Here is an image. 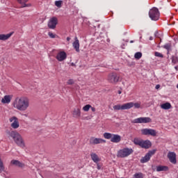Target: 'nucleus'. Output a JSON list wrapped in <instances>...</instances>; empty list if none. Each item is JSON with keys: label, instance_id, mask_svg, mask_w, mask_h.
<instances>
[{"label": "nucleus", "instance_id": "f257e3e1", "mask_svg": "<svg viewBox=\"0 0 178 178\" xmlns=\"http://www.w3.org/2000/svg\"><path fill=\"white\" fill-rule=\"evenodd\" d=\"M13 106L17 109V111H20L21 112H24L27 111L30 107V99L27 97H17L15 99Z\"/></svg>", "mask_w": 178, "mask_h": 178}, {"label": "nucleus", "instance_id": "f03ea898", "mask_svg": "<svg viewBox=\"0 0 178 178\" xmlns=\"http://www.w3.org/2000/svg\"><path fill=\"white\" fill-rule=\"evenodd\" d=\"M10 137L14 140V143L18 145V147H20V148H25L26 147V143H24V139H23V137L19 132L16 131H12L10 133Z\"/></svg>", "mask_w": 178, "mask_h": 178}, {"label": "nucleus", "instance_id": "7ed1b4c3", "mask_svg": "<svg viewBox=\"0 0 178 178\" xmlns=\"http://www.w3.org/2000/svg\"><path fill=\"white\" fill-rule=\"evenodd\" d=\"M133 143L135 144V145H139L140 148H144L145 149H148L152 146L151 141L148 140H144L138 138H135L133 140Z\"/></svg>", "mask_w": 178, "mask_h": 178}, {"label": "nucleus", "instance_id": "20e7f679", "mask_svg": "<svg viewBox=\"0 0 178 178\" xmlns=\"http://www.w3.org/2000/svg\"><path fill=\"white\" fill-rule=\"evenodd\" d=\"M134 152L133 149L125 147L120 149L117 153L118 158H127L129 155Z\"/></svg>", "mask_w": 178, "mask_h": 178}, {"label": "nucleus", "instance_id": "39448f33", "mask_svg": "<svg viewBox=\"0 0 178 178\" xmlns=\"http://www.w3.org/2000/svg\"><path fill=\"white\" fill-rule=\"evenodd\" d=\"M159 10L158 8L154 7L153 8L150 9L149 11V17L152 20H159Z\"/></svg>", "mask_w": 178, "mask_h": 178}, {"label": "nucleus", "instance_id": "423d86ee", "mask_svg": "<svg viewBox=\"0 0 178 178\" xmlns=\"http://www.w3.org/2000/svg\"><path fill=\"white\" fill-rule=\"evenodd\" d=\"M120 76L118 75L115 72L110 73L107 77V81L111 83V84H116L119 82Z\"/></svg>", "mask_w": 178, "mask_h": 178}, {"label": "nucleus", "instance_id": "0eeeda50", "mask_svg": "<svg viewBox=\"0 0 178 178\" xmlns=\"http://www.w3.org/2000/svg\"><path fill=\"white\" fill-rule=\"evenodd\" d=\"M155 152H156V149H153V150L149 151L145 154V156L140 159L141 163H145L146 162H148V161H149V159H151V156H152V155L155 154Z\"/></svg>", "mask_w": 178, "mask_h": 178}, {"label": "nucleus", "instance_id": "6e6552de", "mask_svg": "<svg viewBox=\"0 0 178 178\" xmlns=\"http://www.w3.org/2000/svg\"><path fill=\"white\" fill-rule=\"evenodd\" d=\"M152 120L149 117H140L136 118L132 121V123H151Z\"/></svg>", "mask_w": 178, "mask_h": 178}, {"label": "nucleus", "instance_id": "1a4fd4ad", "mask_svg": "<svg viewBox=\"0 0 178 178\" xmlns=\"http://www.w3.org/2000/svg\"><path fill=\"white\" fill-rule=\"evenodd\" d=\"M9 120L13 129H19L20 124L19 123V119L16 116L11 117Z\"/></svg>", "mask_w": 178, "mask_h": 178}, {"label": "nucleus", "instance_id": "9d476101", "mask_svg": "<svg viewBox=\"0 0 178 178\" xmlns=\"http://www.w3.org/2000/svg\"><path fill=\"white\" fill-rule=\"evenodd\" d=\"M141 133L143 136H152V137L156 136V131L152 129H143L141 130Z\"/></svg>", "mask_w": 178, "mask_h": 178}, {"label": "nucleus", "instance_id": "9b49d317", "mask_svg": "<svg viewBox=\"0 0 178 178\" xmlns=\"http://www.w3.org/2000/svg\"><path fill=\"white\" fill-rule=\"evenodd\" d=\"M105 143H106V140L102 138L95 137H92L90 138V144H92V145H96L97 144H104Z\"/></svg>", "mask_w": 178, "mask_h": 178}, {"label": "nucleus", "instance_id": "f8f14e48", "mask_svg": "<svg viewBox=\"0 0 178 178\" xmlns=\"http://www.w3.org/2000/svg\"><path fill=\"white\" fill-rule=\"evenodd\" d=\"M56 24H58V18L53 17L49 19L48 22V27L49 29L54 30V29L56 28Z\"/></svg>", "mask_w": 178, "mask_h": 178}, {"label": "nucleus", "instance_id": "ddd939ff", "mask_svg": "<svg viewBox=\"0 0 178 178\" xmlns=\"http://www.w3.org/2000/svg\"><path fill=\"white\" fill-rule=\"evenodd\" d=\"M130 104H124L122 105L117 104L113 106L114 111H124L126 109H130Z\"/></svg>", "mask_w": 178, "mask_h": 178}, {"label": "nucleus", "instance_id": "4468645a", "mask_svg": "<svg viewBox=\"0 0 178 178\" xmlns=\"http://www.w3.org/2000/svg\"><path fill=\"white\" fill-rule=\"evenodd\" d=\"M66 58H67V55L66 54V52L60 51L58 54H57L56 59H57L58 62H63V60H65Z\"/></svg>", "mask_w": 178, "mask_h": 178}, {"label": "nucleus", "instance_id": "2eb2a0df", "mask_svg": "<svg viewBox=\"0 0 178 178\" xmlns=\"http://www.w3.org/2000/svg\"><path fill=\"white\" fill-rule=\"evenodd\" d=\"M168 158L171 163L176 164L177 163V161L176 160V153L173 152H168Z\"/></svg>", "mask_w": 178, "mask_h": 178}, {"label": "nucleus", "instance_id": "dca6fc26", "mask_svg": "<svg viewBox=\"0 0 178 178\" xmlns=\"http://www.w3.org/2000/svg\"><path fill=\"white\" fill-rule=\"evenodd\" d=\"M111 143H120V141H122V136H120L118 134H113V136L111 139Z\"/></svg>", "mask_w": 178, "mask_h": 178}, {"label": "nucleus", "instance_id": "f3484780", "mask_svg": "<svg viewBox=\"0 0 178 178\" xmlns=\"http://www.w3.org/2000/svg\"><path fill=\"white\" fill-rule=\"evenodd\" d=\"M10 165L17 166V168H24L25 166V164L22 162H20L19 160H12L10 161Z\"/></svg>", "mask_w": 178, "mask_h": 178}, {"label": "nucleus", "instance_id": "a211bd4d", "mask_svg": "<svg viewBox=\"0 0 178 178\" xmlns=\"http://www.w3.org/2000/svg\"><path fill=\"white\" fill-rule=\"evenodd\" d=\"M72 47L76 52H80V42L77 37H75V41L72 43Z\"/></svg>", "mask_w": 178, "mask_h": 178}, {"label": "nucleus", "instance_id": "6ab92c4d", "mask_svg": "<svg viewBox=\"0 0 178 178\" xmlns=\"http://www.w3.org/2000/svg\"><path fill=\"white\" fill-rule=\"evenodd\" d=\"M13 35V32H11L10 33H8L6 35L5 34H0V40L1 41H6V40H9L10 37Z\"/></svg>", "mask_w": 178, "mask_h": 178}, {"label": "nucleus", "instance_id": "aec40b11", "mask_svg": "<svg viewBox=\"0 0 178 178\" xmlns=\"http://www.w3.org/2000/svg\"><path fill=\"white\" fill-rule=\"evenodd\" d=\"M18 3H20L21 8H29L31 6V3H27L29 2V0H17Z\"/></svg>", "mask_w": 178, "mask_h": 178}, {"label": "nucleus", "instance_id": "412c9836", "mask_svg": "<svg viewBox=\"0 0 178 178\" xmlns=\"http://www.w3.org/2000/svg\"><path fill=\"white\" fill-rule=\"evenodd\" d=\"M10 101H12V95H5L1 99L2 104H10Z\"/></svg>", "mask_w": 178, "mask_h": 178}, {"label": "nucleus", "instance_id": "4be33fe9", "mask_svg": "<svg viewBox=\"0 0 178 178\" xmlns=\"http://www.w3.org/2000/svg\"><path fill=\"white\" fill-rule=\"evenodd\" d=\"M72 116L73 118H80L81 116V111H80V108H74V111H72Z\"/></svg>", "mask_w": 178, "mask_h": 178}, {"label": "nucleus", "instance_id": "5701e85b", "mask_svg": "<svg viewBox=\"0 0 178 178\" xmlns=\"http://www.w3.org/2000/svg\"><path fill=\"white\" fill-rule=\"evenodd\" d=\"M90 157H91L92 161H93V162H95V163H98V162H99V161H101V159H99V157L98 156V155L95 153H91Z\"/></svg>", "mask_w": 178, "mask_h": 178}, {"label": "nucleus", "instance_id": "b1692460", "mask_svg": "<svg viewBox=\"0 0 178 178\" xmlns=\"http://www.w3.org/2000/svg\"><path fill=\"white\" fill-rule=\"evenodd\" d=\"M169 168L166 165H158L156 166V172H168Z\"/></svg>", "mask_w": 178, "mask_h": 178}, {"label": "nucleus", "instance_id": "393cba45", "mask_svg": "<svg viewBox=\"0 0 178 178\" xmlns=\"http://www.w3.org/2000/svg\"><path fill=\"white\" fill-rule=\"evenodd\" d=\"M127 104L130 105L129 109H131V108H133V106H134V108H136V109L141 108V103L129 102V103H127Z\"/></svg>", "mask_w": 178, "mask_h": 178}, {"label": "nucleus", "instance_id": "a878e982", "mask_svg": "<svg viewBox=\"0 0 178 178\" xmlns=\"http://www.w3.org/2000/svg\"><path fill=\"white\" fill-rule=\"evenodd\" d=\"M161 109H165V111L168 109H170L172 108V104L169 102H166L165 104H161Z\"/></svg>", "mask_w": 178, "mask_h": 178}, {"label": "nucleus", "instance_id": "bb28decb", "mask_svg": "<svg viewBox=\"0 0 178 178\" xmlns=\"http://www.w3.org/2000/svg\"><path fill=\"white\" fill-rule=\"evenodd\" d=\"M113 136V134L106 132L104 134V137L106 140H112V137Z\"/></svg>", "mask_w": 178, "mask_h": 178}, {"label": "nucleus", "instance_id": "cd10ccee", "mask_svg": "<svg viewBox=\"0 0 178 178\" xmlns=\"http://www.w3.org/2000/svg\"><path fill=\"white\" fill-rule=\"evenodd\" d=\"M5 170V167L3 166V162L2 161V159H1L0 157V173H2Z\"/></svg>", "mask_w": 178, "mask_h": 178}, {"label": "nucleus", "instance_id": "c85d7f7f", "mask_svg": "<svg viewBox=\"0 0 178 178\" xmlns=\"http://www.w3.org/2000/svg\"><path fill=\"white\" fill-rule=\"evenodd\" d=\"M62 3H63L62 0L55 1V5L57 6V8H62Z\"/></svg>", "mask_w": 178, "mask_h": 178}, {"label": "nucleus", "instance_id": "c756f323", "mask_svg": "<svg viewBox=\"0 0 178 178\" xmlns=\"http://www.w3.org/2000/svg\"><path fill=\"white\" fill-rule=\"evenodd\" d=\"M141 56H143V54L141 52H137L134 55L135 59H140Z\"/></svg>", "mask_w": 178, "mask_h": 178}, {"label": "nucleus", "instance_id": "7c9ffc66", "mask_svg": "<svg viewBox=\"0 0 178 178\" xmlns=\"http://www.w3.org/2000/svg\"><path fill=\"white\" fill-rule=\"evenodd\" d=\"M90 108H91V105L87 104L83 107V111H84V112H88Z\"/></svg>", "mask_w": 178, "mask_h": 178}, {"label": "nucleus", "instance_id": "2f4dec72", "mask_svg": "<svg viewBox=\"0 0 178 178\" xmlns=\"http://www.w3.org/2000/svg\"><path fill=\"white\" fill-rule=\"evenodd\" d=\"M172 62L174 63V65H176L178 63V57L177 56H172Z\"/></svg>", "mask_w": 178, "mask_h": 178}, {"label": "nucleus", "instance_id": "473e14b6", "mask_svg": "<svg viewBox=\"0 0 178 178\" xmlns=\"http://www.w3.org/2000/svg\"><path fill=\"white\" fill-rule=\"evenodd\" d=\"M154 55H155V56H157L159 58H163V54H161V53H159L158 51H156L154 53Z\"/></svg>", "mask_w": 178, "mask_h": 178}, {"label": "nucleus", "instance_id": "72a5a7b5", "mask_svg": "<svg viewBox=\"0 0 178 178\" xmlns=\"http://www.w3.org/2000/svg\"><path fill=\"white\" fill-rule=\"evenodd\" d=\"M164 48L167 49L168 54H169V51H170V44H166L165 45H164Z\"/></svg>", "mask_w": 178, "mask_h": 178}, {"label": "nucleus", "instance_id": "f704fd0d", "mask_svg": "<svg viewBox=\"0 0 178 178\" xmlns=\"http://www.w3.org/2000/svg\"><path fill=\"white\" fill-rule=\"evenodd\" d=\"M48 35L50 37V38H56V35L52 33V32H49Z\"/></svg>", "mask_w": 178, "mask_h": 178}, {"label": "nucleus", "instance_id": "c9c22d12", "mask_svg": "<svg viewBox=\"0 0 178 178\" xmlns=\"http://www.w3.org/2000/svg\"><path fill=\"white\" fill-rule=\"evenodd\" d=\"M67 84H69L70 86H72V84H74V81H73V79H70L68 80V81L67 82Z\"/></svg>", "mask_w": 178, "mask_h": 178}, {"label": "nucleus", "instance_id": "e433bc0d", "mask_svg": "<svg viewBox=\"0 0 178 178\" xmlns=\"http://www.w3.org/2000/svg\"><path fill=\"white\" fill-rule=\"evenodd\" d=\"M90 108H91L92 112H95L96 109H95V107H92V106H91Z\"/></svg>", "mask_w": 178, "mask_h": 178}, {"label": "nucleus", "instance_id": "4c0bfd02", "mask_svg": "<svg viewBox=\"0 0 178 178\" xmlns=\"http://www.w3.org/2000/svg\"><path fill=\"white\" fill-rule=\"evenodd\" d=\"M160 87H161V86L156 85V90H158Z\"/></svg>", "mask_w": 178, "mask_h": 178}, {"label": "nucleus", "instance_id": "58836bf2", "mask_svg": "<svg viewBox=\"0 0 178 178\" xmlns=\"http://www.w3.org/2000/svg\"><path fill=\"white\" fill-rule=\"evenodd\" d=\"M152 40H154V38L152 37V36H150V37H149V40H150V41H152Z\"/></svg>", "mask_w": 178, "mask_h": 178}, {"label": "nucleus", "instance_id": "ea45409f", "mask_svg": "<svg viewBox=\"0 0 178 178\" xmlns=\"http://www.w3.org/2000/svg\"><path fill=\"white\" fill-rule=\"evenodd\" d=\"M70 40H71L70 37L67 38V41H70Z\"/></svg>", "mask_w": 178, "mask_h": 178}, {"label": "nucleus", "instance_id": "a19ab883", "mask_svg": "<svg viewBox=\"0 0 178 178\" xmlns=\"http://www.w3.org/2000/svg\"><path fill=\"white\" fill-rule=\"evenodd\" d=\"M97 169L99 170V169H101V167H99V165L97 164Z\"/></svg>", "mask_w": 178, "mask_h": 178}, {"label": "nucleus", "instance_id": "79ce46f5", "mask_svg": "<svg viewBox=\"0 0 178 178\" xmlns=\"http://www.w3.org/2000/svg\"><path fill=\"white\" fill-rule=\"evenodd\" d=\"M118 94H122V91L121 90H118Z\"/></svg>", "mask_w": 178, "mask_h": 178}, {"label": "nucleus", "instance_id": "37998d69", "mask_svg": "<svg viewBox=\"0 0 178 178\" xmlns=\"http://www.w3.org/2000/svg\"><path fill=\"white\" fill-rule=\"evenodd\" d=\"M133 42H134V41H133V40H131V41H130V43H131V44H133Z\"/></svg>", "mask_w": 178, "mask_h": 178}, {"label": "nucleus", "instance_id": "c03bdc74", "mask_svg": "<svg viewBox=\"0 0 178 178\" xmlns=\"http://www.w3.org/2000/svg\"><path fill=\"white\" fill-rule=\"evenodd\" d=\"M24 116H25L26 118H27V114H24Z\"/></svg>", "mask_w": 178, "mask_h": 178}]
</instances>
